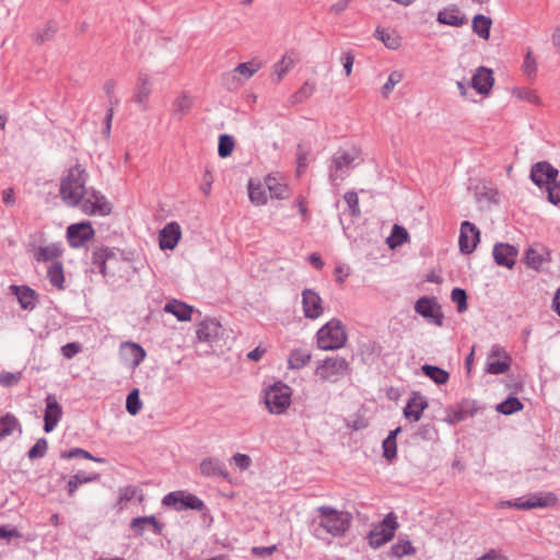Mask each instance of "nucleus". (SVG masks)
<instances>
[{
    "label": "nucleus",
    "mask_w": 560,
    "mask_h": 560,
    "mask_svg": "<svg viewBox=\"0 0 560 560\" xmlns=\"http://www.w3.org/2000/svg\"><path fill=\"white\" fill-rule=\"evenodd\" d=\"M88 178L89 174L81 164L70 167L60 180V198L69 207H80L85 214H109L112 205L101 192L86 189Z\"/></svg>",
    "instance_id": "f257e3e1"
},
{
    "label": "nucleus",
    "mask_w": 560,
    "mask_h": 560,
    "mask_svg": "<svg viewBox=\"0 0 560 560\" xmlns=\"http://www.w3.org/2000/svg\"><path fill=\"white\" fill-rule=\"evenodd\" d=\"M317 516L313 520L316 525L315 533L323 529L332 537H340L350 528L352 515L347 511H340L329 505H320L316 509Z\"/></svg>",
    "instance_id": "f03ea898"
},
{
    "label": "nucleus",
    "mask_w": 560,
    "mask_h": 560,
    "mask_svg": "<svg viewBox=\"0 0 560 560\" xmlns=\"http://www.w3.org/2000/svg\"><path fill=\"white\" fill-rule=\"evenodd\" d=\"M347 342V332L342 323L332 318L317 331V346L322 350H337Z\"/></svg>",
    "instance_id": "7ed1b4c3"
},
{
    "label": "nucleus",
    "mask_w": 560,
    "mask_h": 560,
    "mask_svg": "<svg viewBox=\"0 0 560 560\" xmlns=\"http://www.w3.org/2000/svg\"><path fill=\"white\" fill-rule=\"evenodd\" d=\"M351 373L349 362L339 355L328 357L317 362L315 375L322 382L336 383Z\"/></svg>",
    "instance_id": "20e7f679"
},
{
    "label": "nucleus",
    "mask_w": 560,
    "mask_h": 560,
    "mask_svg": "<svg viewBox=\"0 0 560 560\" xmlns=\"http://www.w3.org/2000/svg\"><path fill=\"white\" fill-rule=\"evenodd\" d=\"M291 388L282 382H277L265 390V404L269 412L282 415L291 405Z\"/></svg>",
    "instance_id": "39448f33"
},
{
    "label": "nucleus",
    "mask_w": 560,
    "mask_h": 560,
    "mask_svg": "<svg viewBox=\"0 0 560 560\" xmlns=\"http://www.w3.org/2000/svg\"><path fill=\"white\" fill-rule=\"evenodd\" d=\"M557 497L552 492L533 493L528 498H516L514 500L503 501L501 506L514 508L517 510H532L536 508H548L555 505Z\"/></svg>",
    "instance_id": "423d86ee"
},
{
    "label": "nucleus",
    "mask_w": 560,
    "mask_h": 560,
    "mask_svg": "<svg viewBox=\"0 0 560 560\" xmlns=\"http://www.w3.org/2000/svg\"><path fill=\"white\" fill-rule=\"evenodd\" d=\"M397 525L394 513L387 514L386 517L369 534L370 546L372 548H380L392 540Z\"/></svg>",
    "instance_id": "0eeeda50"
},
{
    "label": "nucleus",
    "mask_w": 560,
    "mask_h": 560,
    "mask_svg": "<svg viewBox=\"0 0 560 560\" xmlns=\"http://www.w3.org/2000/svg\"><path fill=\"white\" fill-rule=\"evenodd\" d=\"M259 69L260 63L255 60L240 63L234 70L223 74V84L229 89L237 88L244 81L252 78Z\"/></svg>",
    "instance_id": "6e6552de"
},
{
    "label": "nucleus",
    "mask_w": 560,
    "mask_h": 560,
    "mask_svg": "<svg viewBox=\"0 0 560 560\" xmlns=\"http://www.w3.org/2000/svg\"><path fill=\"white\" fill-rule=\"evenodd\" d=\"M162 503L165 506L175 509L176 511H183L187 509L201 511L205 506L203 502L194 494H184L182 491H175L166 494L163 498Z\"/></svg>",
    "instance_id": "1a4fd4ad"
},
{
    "label": "nucleus",
    "mask_w": 560,
    "mask_h": 560,
    "mask_svg": "<svg viewBox=\"0 0 560 560\" xmlns=\"http://www.w3.org/2000/svg\"><path fill=\"white\" fill-rule=\"evenodd\" d=\"M358 158V152L339 150L332 158V167L330 170L329 179L332 184L345 178L346 173L351 167L353 161Z\"/></svg>",
    "instance_id": "9d476101"
},
{
    "label": "nucleus",
    "mask_w": 560,
    "mask_h": 560,
    "mask_svg": "<svg viewBox=\"0 0 560 560\" xmlns=\"http://www.w3.org/2000/svg\"><path fill=\"white\" fill-rule=\"evenodd\" d=\"M153 91V80L145 72H139L133 89V102L141 110L149 109V98Z\"/></svg>",
    "instance_id": "9b49d317"
},
{
    "label": "nucleus",
    "mask_w": 560,
    "mask_h": 560,
    "mask_svg": "<svg viewBox=\"0 0 560 560\" xmlns=\"http://www.w3.org/2000/svg\"><path fill=\"white\" fill-rule=\"evenodd\" d=\"M415 311L436 326L443 325V314L435 298L422 296L415 304Z\"/></svg>",
    "instance_id": "f8f14e48"
},
{
    "label": "nucleus",
    "mask_w": 560,
    "mask_h": 560,
    "mask_svg": "<svg viewBox=\"0 0 560 560\" xmlns=\"http://www.w3.org/2000/svg\"><path fill=\"white\" fill-rule=\"evenodd\" d=\"M479 241L480 231L478 228L469 221H464L460 224V234L458 240L459 250L466 255L471 254Z\"/></svg>",
    "instance_id": "ddd939ff"
},
{
    "label": "nucleus",
    "mask_w": 560,
    "mask_h": 560,
    "mask_svg": "<svg viewBox=\"0 0 560 560\" xmlns=\"http://www.w3.org/2000/svg\"><path fill=\"white\" fill-rule=\"evenodd\" d=\"M322 298L314 290L305 289L302 292L303 313L306 318L316 319L323 312Z\"/></svg>",
    "instance_id": "4468645a"
},
{
    "label": "nucleus",
    "mask_w": 560,
    "mask_h": 560,
    "mask_svg": "<svg viewBox=\"0 0 560 560\" xmlns=\"http://www.w3.org/2000/svg\"><path fill=\"white\" fill-rule=\"evenodd\" d=\"M559 171L549 162H537L532 166L530 179L539 187L548 185L550 180H555Z\"/></svg>",
    "instance_id": "2eb2a0df"
},
{
    "label": "nucleus",
    "mask_w": 560,
    "mask_h": 560,
    "mask_svg": "<svg viewBox=\"0 0 560 560\" xmlns=\"http://www.w3.org/2000/svg\"><path fill=\"white\" fill-rule=\"evenodd\" d=\"M94 230L89 222L71 224L67 229V238L72 247H80L92 238Z\"/></svg>",
    "instance_id": "dca6fc26"
},
{
    "label": "nucleus",
    "mask_w": 560,
    "mask_h": 560,
    "mask_svg": "<svg viewBox=\"0 0 560 560\" xmlns=\"http://www.w3.org/2000/svg\"><path fill=\"white\" fill-rule=\"evenodd\" d=\"M62 417V408L57 401L54 395H48L46 397V409L44 416V430L45 432H51L55 427L58 424Z\"/></svg>",
    "instance_id": "f3484780"
},
{
    "label": "nucleus",
    "mask_w": 560,
    "mask_h": 560,
    "mask_svg": "<svg viewBox=\"0 0 560 560\" xmlns=\"http://www.w3.org/2000/svg\"><path fill=\"white\" fill-rule=\"evenodd\" d=\"M492 254L494 261L499 266L512 269L515 265L518 250L510 244L498 243L494 245Z\"/></svg>",
    "instance_id": "a211bd4d"
},
{
    "label": "nucleus",
    "mask_w": 560,
    "mask_h": 560,
    "mask_svg": "<svg viewBox=\"0 0 560 560\" xmlns=\"http://www.w3.org/2000/svg\"><path fill=\"white\" fill-rule=\"evenodd\" d=\"M505 351L499 346H494L487 361L486 371L490 374H502L510 368Z\"/></svg>",
    "instance_id": "6ab92c4d"
},
{
    "label": "nucleus",
    "mask_w": 560,
    "mask_h": 560,
    "mask_svg": "<svg viewBox=\"0 0 560 560\" xmlns=\"http://www.w3.org/2000/svg\"><path fill=\"white\" fill-rule=\"evenodd\" d=\"M427 408V398L420 393L415 392L412 393L411 397L408 399L406 406L404 407V416L407 419L417 422L421 419L422 413Z\"/></svg>",
    "instance_id": "aec40b11"
},
{
    "label": "nucleus",
    "mask_w": 560,
    "mask_h": 560,
    "mask_svg": "<svg viewBox=\"0 0 560 560\" xmlns=\"http://www.w3.org/2000/svg\"><path fill=\"white\" fill-rule=\"evenodd\" d=\"M182 236V230L177 222L167 223L159 235L161 249H174Z\"/></svg>",
    "instance_id": "412c9836"
},
{
    "label": "nucleus",
    "mask_w": 560,
    "mask_h": 560,
    "mask_svg": "<svg viewBox=\"0 0 560 560\" xmlns=\"http://www.w3.org/2000/svg\"><path fill=\"white\" fill-rule=\"evenodd\" d=\"M493 72L489 68L479 67L471 79V86L480 94L488 95L493 86Z\"/></svg>",
    "instance_id": "4be33fe9"
},
{
    "label": "nucleus",
    "mask_w": 560,
    "mask_h": 560,
    "mask_svg": "<svg viewBox=\"0 0 560 560\" xmlns=\"http://www.w3.org/2000/svg\"><path fill=\"white\" fill-rule=\"evenodd\" d=\"M222 327L215 319L209 318L197 326V338L200 341L212 342L221 335Z\"/></svg>",
    "instance_id": "5701e85b"
},
{
    "label": "nucleus",
    "mask_w": 560,
    "mask_h": 560,
    "mask_svg": "<svg viewBox=\"0 0 560 560\" xmlns=\"http://www.w3.org/2000/svg\"><path fill=\"white\" fill-rule=\"evenodd\" d=\"M548 260L549 252L541 245L532 246L525 252V264L535 270H539L542 264Z\"/></svg>",
    "instance_id": "b1692460"
},
{
    "label": "nucleus",
    "mask_w": 560,
    "mask_h": 560,
    "mask_svg": "<svg viewBox=\"0 0 560 560\" xmlns=\"http://www.w3.org/2000/svg\"><path fill=\"white\" fill-rule=\"evenodd\" d=\"M200 472L205 477H222L224 479L229 478V472L226 471L224 464L213 457H207L200 463Z\"/></svg>",
    "instance_id": "393cba45"
},
{
    "label": "nucleus",
    "mask_w": 560,
    "mask_h": 560,
    "mask_svg": "<svg viewBox=\"0 0 560 560\" xmlns=\"http://www.w3.org/2000/svg\"><path fill=\"white\" fill-rule=\"evenodd\" d=\"M265 184L271 198L284 199L289 196V187L283 179L269 174Z\"/></svg>",
    "instance_id": "a878e982"
},
{
    "label": "nucleus",
    "mask_w": 560,
    "mask_h": 560,
    "mask_svg": "<svg viewBox=\"0 0 560 560\" xmlns=\"http://www.w3.org/2000/svg\"><path fill=\"white\" fill-rule=\"evenodd\" d=\"M114 261H117L116 254L107 248H100L93 254V264L97 266L100 272L102 275H106L108 266H110Z\"/></svg>",
    "instance_id": "bb28decb"
},
{
    "label": "nucleus",
    "mask_w": 560,
    "mask_h": 560,
    "mask_svg": "<svg viewBox=\"0 0 560 560\" xmlns=\"http://www.w3.org/2000/svg\"><path fill=\"white\" fill-rule=\"evenodd\" d=\"M130 526L138 535H142L149 527H152L154 534H160L162 532V525L153 515L136 517L131 521Z\"/></svg>",
    "instance_id": "cd10ccee"
},
{
    "label": "nucleus",
    "mask_w": 560,
    "mask_h": 560,
    "mask_svg": "<svg viewBox=\"0 0 560 560\" xmlns=\"http://www.w3.org/2000/svg\"><path fill=\"white\" fill-rule=\"evenodd\" d=\"M164 311L166 313L173 314L178 320L185 322L191 318L192 307L179 302L177 300H172L165 304Z\"/></svg>",
    "instance_id": "c85d7f7f"
},
{
    "label": "nucleus",
    "mask_w": 560,
    "mask_h": 560,
    "mask_svg": "<svg viewBox=\"0 0 560 560\" xmlns=\"http://www.w3.org/2000/svg\"><path fill=\"white\" fill-rule=\"evenodd\" d=\"M267 191H268V189L266 187L265 182L257 183V184L249 182L248 197L253 205L258 206V207L266 205L268 201Z\"/></svg>",
    "instance_id": "c756f323"
},
{
    "label": "nucleus",
    "mask_w": 560,
    "mask_h": 560,
    "mask_svg": "<svg viewBox=\"0 0 560 560\" xmlns=\"http://www.w3.org/2000/svg\"><path fill=\"white\" fill-rule=\"evenodd\" d=\"M373 36L381 40L388 49L396 50L401 46V38L395 32H387L382 27H377Z\"/></svg>",
    "instance_id": "7c9ffc66"
},
{
    "label": "nucleus",
    "mask_w": 560,
    "mask_h": 560,
    "mask_svg": "<svg viewBox=\"0 0 560 560\" xmlns=\"http://www.w3.org/2000/svg\"><path fill=\"white\" fill-rule=\"evenodd\" d=\"M492 20L483 14H477L471 22L472 31L482 39H489Z\"/></svg>",
    "instance_id": "2f4dec72"
},
{
    "label": "nucleus",
    "mask_w": 560,
    "mask_h": 560,
    "mask_svg": "<svg viewBox=\"0 0 560 560\" xmlns=\"http://www.w3.org/2000/svg\"><path fill=\"white\" fill-rule=\"evenodd\" d=\"M296 57L293 52H287L281 60L273 66V74L280 81L294 67Z\"/></svg>",
    "instance_id": "473e14b6"
},
{
    "label": "nucleus",
    "mask_w": 560,
    "mask_h": 560,
    "mask_svg": "<svg viewBox=\"0 0 560 560\" xmlns=\"http://www.w3.org/2000/svg\"><path fill=\"white\" fill-rule=\"evenodd\" d=\"M312 359L310 351L304 349H295L290 353L288 365L290 369L300 370L305 366Z\"/></svg>",
    "instance_id": "72a5a7b5"
},
{
    "label": "nucleus",
    "mask_w": 560,
    "mask_h": 560,
    "mask_svg": "<svg viewBox=\"0 0 560 560\" xmlns=\"http://www.w3.org/2000/svg\"><path fill=\"white\" fill-rule=\"evenodd\" d=\"M11 289L14 291L21 307L24 310L34 307V294L35 292L27 287L12 285Z\"/></svg>",
    "instance_id": "f704fd0d"
},
{
    "label": "nucleus",
    "mask_w": 560,
    "mask_h": 560,
    "mask_svg": "<svg viewBox=\"0 0 560 560\" xmlns=\"http://www.w3.org/2000/svg\"><path fill=\"white\" fill-rule=\"evenodd\" d=\"M421 369L429 378L439 385L445 384L450 378V374L439 366L424 364Z\"/></svg>",
    "instance_id": "c9c22d12"
},
{
    "label": "nucleus",
    "mask_w": 560,
    "mask_h": 560,
    "mask_svg": "<svg viewBox=\"0 0 560 560\" xmlns=\"http://www.w3.org/2000/svg\"><path fill=\"white\" fill-rule=\"evenodd\" d=\"M62 250L57 244L40 246L36 252V259L38 261H49L58 258Z\"/></svg>",
    "instance_id": "e433bc0d"
},
{
    "label": "nucleus",
    "mask_w": 560,
    "mask_h": 560,
    "mask_svg": "<svg viewBox=\"0 0 560 560\" xmlns=\"http://www.w3.org/2000/svg\"><path fill=\"white\" fill-rule=\"evenodd\" d=\"M47 277L54 287L62 289L65 281L62 264L59 261L54 262L48 268Z\"/></svg>",
    "instance_id": "4c0bfd02"
},
{
    "label": "nucleus",
    "mask_w": 560,
    "mask_h": 560,
    "mask_svg": "<svg viewBox=\"0 0 560 560\" xmlns=\"http://www.w3.org/2000/svg\"><path fill=\"white\" fill-rule=\"evenodd\" d=\"M512 95L518 100L526 101L535 105H541V100L535 90L527 88H514L512 90Z\"/></svg>",
    "instance_id": "58836bf2"
},
{
    "label": "nucleus",
    "mask_w": 560,
    "mask_h": 560,
    "mask_svg": "<svg viewBox=\"0 0 560 560\" xmlns=\"http://www.w3.org/2000/svg\"><path fill=\"white\" fill-rule=\"evenodd\" d=\"M192 96L186 93L180 94L174 102V114L179 116L187 114L192 107Z\"/></svg>",
    "instance_id": "ea45409f"
},
{
    "label": "nucleus",
    "mask_w": 560,
    "mask_h": 560,
    "mask_svg": "<svg viewBox=\"0 0 560 560\" xmlns=\"http://www.w3.org/2000/svg\"><path fill=\"white\" fill-rule=\"evenodd\" d=\"M19 427L18 420L10 415L0 418V439L11 435Z\"/></svg>",
    "instance_id": "a19ab883"
},
{
    "label": "nucleus",
    "mask_w": 560,
    "mask_h": 560,
    "mask_svg": "<svg viewBox=\"0 0 560 560\" xmlns=\"http://www.w3.org/2000/svg\"><path fill=\"white\" fill-rule=\"evenodd\" d=\"M408 238V232L405 228L395 224L392 231L390 237H388L387 242L390 248H395L406 242Z\"/></svg>",
    "instance_id": "79ce46f5"
},
{
    "label": "nucleus",
    "mask_w": 560,
    "mask_h": 560,
    "mask_svg": "<svg viewBox=\"0 0 560 560\" xmlns=\"http://www.w3.org/2000/svg\"><path fill=\"white\" fill-rule=\"evenodd\" d=\"M139 395V389L135 388L127 396L126 409L131 416L139 413L142 408V402Z\"/></svg>",
    "instance_id": "37998d69"
},
{
    "label": "nucleus",
    "mask_w": 560,
    "mask_h": 560,
    "mask_svg": "<svg viewBox=\"0 0 560 560\" xmlns=\"http://www.w3.org/2000/svg\"><path fill=\"white\" fill-rule=\"evenodd\" d=\"M416 553V549L412 547L409 540H400L394 544L390 548V555L397 558Z\"/></svg>",
    "instance_id": "c03bdc74"
},
{
    "label": "nucleus",
    "mask_w": 560,
    "mask_h": 560,
    "mask_svg": "<svg viewBox=\"0 0 560 560\" xmlns=\"http://www.w3.org/2000/svg\"><path fill=\"white\" fill-rule=\"evenodd\" d=\"M523 408V404L515 397H509L497 406V410L503 415H511Z\"/></svg>",
    "instance_id": "a18cd8bd"
},
{
    "label": "nucleus",
    "mask_w": 560,
    "mask_h": 560,
    "mask_svg": "<svg viewBox=\"0 0 560 560\" xmlns=\"http://www.w3.org/2000/svg\"><path fill=\"white\" fill-rule=\"evenodd\" d=\"M57 32V26L52 22H48L42 30L37 31L34 39L37 44H43L54 37Z\"/></svg>",
    "instance_id": "49530a36"
},
{
    "label": "nucleus",
    "mask_w": 560,
    "mask_h": 560,
    "mask_svg": "<svg viewBox=\"0 0 560 560\" xmlns=\"http://www.w3.org/2000/svg\"><path fill=\"white\" fill-rule=\"evenodd\" d=\"M404 79V74L400 71H393L388 80L384 83V85L381 89V93L384 97H387L394 90V88L400 83Z\"/></svg>",
    "instance_id": "de8ad7c7"
},
{
    "label": "nucleus",
    "mask_w": 560,
    "mask_h": 560,
    "mask_svg": "<svg viewBox=\"0 0 560 560\" xmlns=\"http://www.w3.org/2000/svg\"><path fill=\"white\" fill-rule=\"evenodd\" d=\"M234 149L233 137L229 135H221L219 138L218 153L221 158H228L231 155Z\"/></svg>",
    "instance_id": "09e8293b"
},
{
    "label": "nucleus",
    "mask_w": 560,
    "mask_h": 560,
    "mask_svg": "<svg viewBox=\"0 0 560 560\" xmlns=\"http://www.w3.org/2000/svg\"><path fill=\"white\" fill-rule=\"evenodd\" d=\"M452 301L457 305V311L463 313L467 310V294L460 288H454L451 293Z\"/></svg>",
    "instance_id": "8fccbe9b"
},
{
    "label": "nucleus",
    "mask_w": 560,
    "mask_h": 560,
    "mask_svg": "<svg viewBox=\"0 0 560 560\" xmlns=\"http://www.w3.org/2000/svg\"><path fill=\"white\" fill-rule=\"evenodd\" d=\"M523 73L528 78H534L537 71V61L533 56L532 51L528 50L525 55L523 65H522Z\"/></svg>",
    "instance_id": "3c124183"
},
{
    "label": "nucleus",
    "mask_w": 560,
    "mask_h": 560,
    "mask_svg": "<svg viewBox=\"0 0 560 560\" xmlns=\"http://www.w3.org/2000/svg\"><path fill=\"white\" fill-rule=\"evenodd\" d=\"M343 199L348 206L349 212L353 217H359L361 214L359 208V198L355 191H347L343 196Z\"/></svg>",
    "instance_id": "603ef678"
},
{
    "label": "nucleus",
    "mask_w": 560,
    "mask_h": 560,
    "mask_svg": "<svg viewBox=\"0 0 560 560\" xmlns=\"http://www.w3.org/2000/svg\"><path fill=\"white\" fill-rule=\"evenodd\" d=\"M48 447V443L46 439H38L36 443L28 451V458L36 459L40 458L45 455Z\"/></svg>",
    "instance_id": "864d4df0"
},
{
    "label": "nucleus",
    "mask_w": 560,
    "mask_h": 560,
    "mask_svg": "<svg viewBox=\"0 0 560 560\" xmlns=\"http://www.w3.org/2000/svg\"><path fill=\"white\" fill-rule=\"evenodd\" d=\"M438 21L441 24L459 26L463 24V19L448 11H441L438 14Z\"/></svg>",
    "instance_id": "5fc2aeb1"
},
{
    "label": "nucleus",
    "mask_w": 560,
    "mask_h": 560,
    "mask_svg": "<svg viewBox=\"0 0 560 560\" xmlns=\"http://www.w3.org/2000/svg\"><path fill=\"white\" fill-rule=\"evenodd\" d=\"M22 378L21 372H1L0 373V384L3 387H11L16 385Z\"/></svg>",
    "instance_id": "6e6d98bb"
},
{
    "label": "nucleus",
    "mask_w": 560,
    "mask_h": 560,
    "mask_svg": "<svg viewBox=\"0 0 560 560\" xmlns=\"http://www.w3.org/2000/svg\"><path fill=\"white\" fill-rule=\"evenodd\" d=\"M547 191L548 200L553 205H558L560 202V180L558 182L557 178L550 180L547 185Z\"/></svg>",
    "instance_id": "4d7b16f0"
},
{
    "label": "nucleus",
    "mask_w": 560,
    "mask_h": 560,
    "mask_svg": "<svg viewBox=\"0 0 560 560\" xmlns=\"http://www.w3.org/2000/svg\"><path fill=\"white\" fill-rule=\"evenodd\" d=\"M78 456L90 459V460L98 462V463L105 462V459L96 458L92 454H90L89 452H86L82 448H73V450L69 451L68 453L62 454V457H65V458H73V457H78Z\"/></svg>",
    "instance_id": "13d9d810"
},
{
    "label": "nucleus",
    "mask_w": 560,
    "mask_h": 560,
    "mask_svg": "<svg viewBox=\"0 0 560 560\" xmlns=\"http://www.w3.org/2000/svg\"><path fill=\"white\" fill-rule=\"evenodd\" d=\"M232 462L235 464V466L241 471H244V470L248 469L252 466V463H253L252 458L248 455L242 454V453H236L232 457Z\"/></svg>",
    "instance_id": "bf43d9fd"
},
{
    "label": "nucleus",
    "mask_w": 560,
    "mask_h": 560,
    "mask_svg": "<svg viewBox=\"0 0 560 560\" xmlns=\"http://www.w3.org/2000/svg\"><path fill=\"white\" fill-rule=\"evenodd\" d=\"M383 452L384 457L388 460H392L397 455V444L396 441H386L383 442Z\"/></svg>",
    "instance_id": "052dcab7"
},
{
    "label": "nucleus",
    "mask_w": 560,
    "mask_h": 560,
    "mask_svg": "<svg viewBox=\"0 0 560 560\" xmlns=\"http://www.w3.org/2000/svg\"><path fill=\"white\" fill-rule=\"evenodd\" d=\"M277 550V546H268V547H253L250 552L260 558H269Z\"/></svg>",
    "instance_id": "680f3d73"
},
{
    "label": "nucleus",
    "mask_w": 560,
    "mask_h": 560,
    "mask_svg": "<svg viewBox=\"0 0 560 560\" xmlns=\"http://www.w3.org/2000/svg\"><path fill=\"white\" fill-rule=\"evenodd\" d=\"M136 495V488L128 486L119 489V500L118 503L122 504L124 502H128L133 499Z\"/></svg>",
    "instance_id": "e2e57ef3"
},
{
    "label": "nucleus",
    "mask_w": 560,
    "mask_h": 560,
    "mask_svg": "<svg viewBox=\"0 0 560 560\" xmlns=\"http://www.w3.org/2000/svg\"><path fill=\"white\" fill-rule=\"evenodd\" d=\"M341 61L343 65V69L346 71L347 77H349L352 72V66L354 62V56L351 51H345L341 55Z\"/></svg>",
    "instance_id": "0e129e2a"
},
{
    "label": "nucleus",
    "mask_w": 560,
    "mask_h": 560,
    "mask_svg": "<svg viewBox=\"0 0 560 560\" xmlns=\"http://www.w3.org/2000/svg\"><path fill=\"white\" fill-rule=\"evenodd\" d=\"M314 92V86L310 83H305L299 92L294 95L296 102H302L303 100L310 97Z\"/></svg>",
    "instance_id": "69168bd1"
},
{
    "label": "nucleus",
    "mask_w": 560,
    "mask_h": 560,
    "mask_svg": "<svg viewBox=\"0 0 560 560\" xmlns=\"http://www.w3.org/2000/svg\"><path fill=\"white\" fill-rule=\"evenodd\" d=\"M80 345L79 343H75V342H70V343H67L62 348H61V352H62V355L67 359H71L72 357H74L77 353H79L80 351Z\"/></svg>",
    "instance_id": "338daca9"
},
{
    "label": "nucleus",
    "mask_w": 560,
    "mask_h": 560,
    "mask_svg": "<svg viewBox=\"0 0 560 560\" xmlns=\"http://www.w3.org/2000/svg\"><path fill=\"white\" fill-rule=\"evenodd\" d=\"M213 183V176L209 170H207L203 174V183L201 185V190L206 196H209L211 192V186Z\"/></svg>",
    "instance_id": "774afa93"
}]
</instances>
